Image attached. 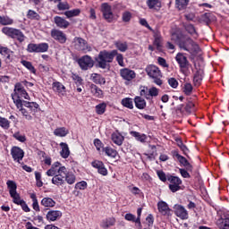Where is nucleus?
Masks as SVG:
<instances>
[{"label":"nucleus","instance_id":"nucleus-7","mask_svg":"<svg viewBox=\"0 0 229 229\" xmlns=\"http://www.w3.org/2000/svg\"><path fill=\"white\" fill-rule=\"evenodd\" d=\"M167 181L169 182L168 188L171 192L175 193L182 190V181L179 176L171 175L167 174Z\"/></svg>","mask_w":229,"mask_h":229},{"label":"nucleus","instance_id":"nucleus-19","mask_svg":"<svg viewBox=\"0 0 229 229\" xmlns=\"http://www.w3.org/2000/svg\"><path fill=\"white\" fill-rule=\"evenodd\" d=\"M120 74H121V77L127 81H131L136 79V76H137L134 70H131L129 68L121 69Z\"/></svg>","mask_w":229,"mask_h":229},{"label":"nucleus","instance_id":"nucleus-1","mask_svg":"<svg viewBox=\"0 0 229 229\" xmlns=\"http://www.w3.org/2000/svg\"><path fill=\"white\" fill-rule=\"evenodd\" d=\"M171 39L177 44L180 49L187 51L191 55H198L200 51L199 45L192 40V38L184 34L173 33Z\"/></svg>","mask_w":229,"mask_h":229},{"label":"nucleus","instance_id":"nucleus-5","mask_svg":"<svg viewBox=\"0 0 229 229\" xmlns=\"http://www.w3.org/2000/svg\"><path fill=\"white\" fill-rule=\"evenodd\" d=\"M7 189H9V194L13 198V202L15 205H21L24 199H21V195L17 192V183L13 181H7L6 182Z\"/></svg>","mask_w":229,"mask_h":229},{"label":"nucleus","instance_id":"nucleus-29","mask_svg":"<svg viewBox=\"0 0 229 229\" xmlns=\"http://www.w3.org/2000/svg\"><path fill=\"white\" fill-rule=\"evenodd\" d=\"M52 89L54 92H57V94H62L63 96L64 94H65V86H64V84H62L61 82H53Z\"/></svg>","mask_w":229,"mask_h":229},{"label":"nucleus","instance_id":"nucleus-4","mask_svg":"<svg viewBox=\"0 0 229 229\" xmlns=\"http://www.w3.org/2000/svg\"><path fill=\"white\" fill-rule=\"evenodd\" d=\"M175 61L178 64L179 70L181 72H182V74H186V72L190 70V67H191V64H190L189 59L182 52H178L175 56Z\"/></svg>","mask_w":229,"mask_h":229},{"label":"nucleus","instance_id":"nucleus-41","mask_svg":"<svg viewBox=\"0 0 229 229\" xmlns=\"http://www.w3.org/2000/svg\"><path fill=\"white\" fill-rule=\"evenodd\" d=\"M23 106H26V108H30L32 112H36L39 106L37 104V102H28L26 100H23Z\"/></svg>","mask_w":229,"mask_h":229},{"label":"nucleus","instance_id":"nucleus-15","mask_svg":"<svg viewBox=\"0 0 229 229\" xmlns=\"http://www.w3.org/2000/svg\"><path fill=\"white\" fill-rule=\"evenodd\" d=\"M11 155L14 162L21 164V161L24 158V150L20 147L14 146L11 148Z\"/></svg>","mask_w":229,"mask_h":229},{"label":"nucleus","instance_id":"nucleus-52","mask_svg":"<svg viewBox=\"0 0 229 229\" xmlns=\"http://www.w3.org/2000/svg\"><path fill=\"white\" fill-rule=\"evenodd\" d=\"M104 153H106V155H107V157H112L113 158L115 157V150H114L112 148L110 147H106L103 148L102 150Z\"/></svg>","mask_w":229,"mask_h":229},{"label":"nucleus","instance_id":"nucleus-50","mask_svg":"<svg viewBox=\"0 0 229 229\" xmlns=\"http://www.w3.org/2000/svg\"><path fill=\"white\" fill-rule=\"evenodd\" d=\"M140 97H144L147 100H149V89L147 86L140 87Z\"/></svg>","mask_w":229,"mask_h":229},{"label":"nucleus","instance_id":"nucleus-57","mask_svg":"<svg viewBox=\"0 0 229 229\" xmlns=\"http://www.w3.org/2000/svg\"><path fill=\"white\" fill-rule=\"evenodd\" d=\"M87 187H88V184H87V182L85 181L79 182L75 184V189L79 191H85Z\"/></svg>","mask_w":229,"mask_h":229},{"label":"nucleus","instance_id":"nucleus-3","mask_svg":"<svg viewBox=\"0 0 229 229\" xmlns=\"http://www.w3.org/2000/svg\"><path fill=\"white\" fill-rule=\"evenodd\" d=\"M145 72L149 78L154 80V83H156L159 87L162 86L163 81L161 80V78L163 75L161 70L157 66H155V64H148V66L145 68Z\"/></svg>","mask_w":229,"mask_h":229},{"label":"nucleus","instance_id":"nucleus-39","mask_svg":"<svg viewBox=\"0 0 229 229\" xmlns=\"http://www.w3.org/2000/svg\"><path fill=\"white\" fill-rule=\"evenodd\" d=\"M30 199H32V208L35 212H40V206L38 205V199H37V194H30Z\"/></svg>","mask_w":229,"mask_h":229},{"label":"nucleus","instance_id":"nucleus-34","mask_svg":"<svg viewBox=\"0 0 229 229\" xmlns=\"http://www.w3.org/2000/svg\"><path fill=\"white\" fill-rule=\"evenodd\" d=\"M190 0H175V7L179 11L187 9Z\"/></svg>","mask_w":229,"mask_h":229},{"label":"nucleus","instance_id":"nucleus-62","mask_svg":"<svg viewBox=\"0 0 229 229\" xmlns=\"http://www.w3.org/2000/svg\"><path fill=\"white\" fill-rule=\"evenodd\" d=\"M94 146L96 147V148L98 150V151H103V142L101 141V140L99 139H95L94 140Z\"/></svg>","mask_w":229,"mask_h":229},{"label":"nucleus","instance_id":"nucleus-53","mask_svg":"<svg viewBox=\"0 0 229 229\" xmlns=\"http://www.w3.org/2000/svg\"><path fill=\"white\" fill-rule=\"evenodd\" d=\"M0 126L4 128V130H8V128H10V121L0 116Z\"/></svg>","mask_w":229,"mask_h":229},{"label":"nucleus","instance_id":"nucleus-54","mask_svg":"<svg viewBox=\"0 0 229 229\" xmlns=\"http://www.w3.org/2000/svg\"><path fill=\"white\" fill-rule=\"evenodd\" d=\"M157 174L159 177L160 181L164 182L168 181V175H165V173L164 172V170H157Z\"/></svg>","mask_w":229,"mask_h":229},{"label":"nucleus","instance_id":"nucleus-43","mask_svg":"<svg viewBox=\"0 0 229 229\" xmlns=\"http://www.w3.org/2000/svg\"><path fill=\"white\" fill-rule=\"evenodd\" d=\"M27 18L30 19L31 21H40V14L33 10H29Z\"/></svg>","mask_w":229,"mask_h":229},{"label":"nucleus","instance_id":"nucleus-48","mask_svg":"<svg viewBox=\"0 0 229 229\" xmlns=\"http://www.w3.org/2000/svg\"><path fill=\"white\" fill-rule=\"evenodd\" d=\"M80 9H73V10H70V11H66L64 13V15L68 18L71 19V17H77V15H80Z\"/></svg>","mask_w":229,"mask_h":229},{"label":"nucleus","instance_id":"nucleus-22","mask_svg":"<svg viewBox=\"0 0 229 229\" xmlns=\"http://www.w3.org/2000/svg\"><path fill=\"white\" fill-rule=\"evenodd\" d=\"M92 167H95V169H98V172L99 174H102V176H106L108 174V171L105 167V164L99 160H95L91 163Z\"/></svg>","mask_w":229,"mask_h":229},{"label":"nucleus","instance_id":"nucleus-63","mask_svg":"<svg viewBox=\"0 0 229 229\" xmlns=\"http://www.w3.org/2000/svg\"><path fill=\"white\" fill-rule=\"evenodd\" d=\"M132 15L131 12H124L123 14V22H130Z\"/></svg>","mask_w":229,"mask_h":229},{"label":"nucleus","instance_id":"nucleus-60","mask_svg":"<svg viewBox=\"0 0 229 229\" xmlns=\"http://www.w3.org/2000/svg\"><path fill=\"white\" fill-rule=\"evenodd\" d=\"M168 84L171 88L177 89L179 86V81L177 80H175V78H169Z\"/></svg>","mask_w":229,"mask_h":229},{"label":"nucleus","instance_id":"nucleus-46","mask_svg":"<svg viewBox=\"0 0 229 229\" xmlns=\"http://www.w3.org/2000/svg\"><path fill=\"white\" fill-rule=\"evenodd\" d=\"M115 46L118 50H120L122 53H125V51L128 49V43L126 41H117L115 43Z\"/></svg>","mask_w":229,"mask_h":229},{"label":"nucleus","instance_id":"nucleus-8","mask_svg":"<svg viewBox=\"0 0 229 229\" xmlns=\"http://www.w3.org/2000/svg\"><path fill=\"white\" fill-rule=\"evenodd\" d=\"M49 49V44L47 43H30L27 47L28 53H46Z\"/></svg>","mask_w":229,"mask_h":229},{"label":"nucleus","instance_id":"nucleus-14","mask_svg":"<svg viewBox=\"0 0 229 229\" xmlns=\"http://www.w3.org/2000/svg\"><path fill=\"white\" fill-rule=\"evenodd\" d=\"M101 12L107 22H112V21H114V13H112V7L108 4H102Z\"/></svg>","mask_w":229,"mask_h":229},{"label":"nucleus","instance_id":"nucleus-42","mask_svg":"<svg viewBox=\"0 0 229 229\" xmlns=\"http://www.w3.org/2000/svg\"><path fill=\"white\" fill-rule=\"evenodd\" d=\"M98 115H103L106 112V103L103 102L96 106L95 107Z\"/></svg>","mask_w":229,"mask_h":229},{"label":"nucleus","instance_id":"nucleus-18","mask_svg":"<svg viewBox=\"0 0 229 229\" xmlns=\"http://www.w3.org/2000/svg\"><path fill=\"white\" fill-rule=\"evenodd\" d=\"M157 208L161 215L165 216H172V208H169L168 204L165 200H159L157 203Z\"/></svg>","mask_w":229,"mask_h":229},{"label":"nucleus","instance_id":"nucleus-24","mask_svg":"<svg viewBox=\"0 0 229 229\" xmlns=\"http://www.w3.org/2000/svg\"><path fill=\"white\" fill-rule=\"evenodd\" d=\"M204 78V70L203 69H198L197 72L194 73L193 76V83L196 87H199L201 85L202 81Z\"/></svg>","mask_w":229,"mask_h":229},{"label":"nucleus","instance_id":"nucleus-40","mask_svg":"<svg viewBox=\"0 0 229 229\" xmlns=\"http://www.w3.org/2000/svg\"><path fill=\"white\" fill-rule=\"evenodd\" d=\"M21 65H23V67H26V69H28V71H30V72H32V74H37V70L35 69V66H33L31 62L22 60V61H21Z\"/></svg>","mask_w":229,"mask_h":229},{"label":"nucleus","instance_id":"nucleus-32","mask_svg":"<svg viewBox=\"0 0 229 229\" xmlns=\"http://www.w3.org/2000/svg\"><path fill=\"white\" fill-rule=\"evenodd\" d=\"M91 80L94 83H97V85H105V83H106L105 78L98 73H93L91 75Z\"/></svg>","mask_w":229,"mask_h":229},{"label":"nucleus","instance_id":"nucleus-37","mask_svg":"<svg viewBox=\"0 0 229 229\" xmlns=\"http://www.w3.org/2000/svg\"><path fill=\"white\" fill-rule=\"evenodd\" d=\"M121 105L124 107H126L127 109H133V99L131 98H124L121 100Z\"/></svg>","mask_w":229,"mask_h":229},{"label":"nucleus","instance_id":"nucleus-9","mask_svg":"<svg viewBox=\"0 0 229 229\" xmlns=\"http://www.w3.org/2000/svg\"><path fill=\"white\" fill-rule=\"evenodd\" d=\"M73 44L75 49H78V51H83V53H89L92 51V47H90L89 43H87L86 40L81 38H74Z\"/></svg>","mask_w":229,"mask_h":229},{"label":"nucleus","instance_id":"nucleus-2","mask_svg":"<svg viewBox=\"0 0 229 229\" xmlns=\"http://www.w3.org/2000/svg\"><path fill=\"white\" fill-rule=\"evenodd\" d=\"M115 58V50L108 52L106 50L100 51L98 57L95 58L97 66L100 69H109L110 64L114 62Z\"/></svg>","mask_w":229,"mask_h":229},{"label":"nucleus","instance_id":"nucleus-27","mask_svg":"<svg viewBox=\"0 0 229 229\" xmlns=\"http://www.w3.org/2000/svg\"><path fill=\"white\" fill-rule=\"evenodd\" d=\"M40 204L42 207H45V208H53V207L56 206V201L50 197H44Z\"/></svg>","mask_w":229,"mask_h":229},{"label":"nucleus","instance_id":"nucleus-21","mask_svg":"<svg viewBox=\"0 0 229 229\" xmlns=\"http://www.w3.org/2000/svg\"><path fill=\"white\" fill-rule=\"evenodd\" d=\"M153 32V37H154V41H153V46L156 47L157 50H162V42H163V38L161 32L159 30H151Z\"/></svg>","mask_w":229,"mask_h":229},{"label":"nucleus","instance_id":"nucleus-44","mask_svg":"<svg viewBox=\"0 0 229 229\" xmlns=\"http://www.w3.org/2000/svg\"><path fill=\"white\" fill-rule=\"evenodd\" d=\"M193 86L190 82H186L182 87V92L185 96H191Z\"/></svg>","mask_w":229,"mask_h":229},{"label":"nucleus","instance_id":"nucleus-51","mask_svg":"<svg viewBox=\"0 0 229 229\" xmlns=\"http://www.w3.org/2000/svg\"><path fill=\"white\" fill-rule=\"evenodd\" d=\"M158 89L157 87H152L148 89V100H151V98L158 97Z\"/></svg>","mask_w":229,"mask_h":229},{"label":"nucleus","instance_id":"nucleus-38","mask_svg":"<svg viewBox=\"0 0 229 229\" xmlns=\"http://www.w3.org/2000/svg\"><path fill=\"white\" fill-rule=\"evenodd\" d=\"M114 225H115V218H106L101 222L100 226L102 228H110V226H114Z\"/></svg>","mask_w":229,"mask_h":229},{"label":"nucleus","instance_id":"nucleus-6","mask_svg":"<svg viewBox=\"0 0 229 229\" xmlns=\"http://www.w3.org/2000/svg\"><path fill=\"white\" fill-rule=\"evenodd\" d=\"M2 33L6 35L7 37H10L11 38H17L19 42H22L25 38L24 33H22V31H21V30L19 29L4 27L2 29Z\"/></svg>","mask_w":229,"mask_h":229},{"label":"nucleus","instance_id":"nucleus-17","mask_svg":"<svg viewBox=\"0 0 229 229\" xmlns=\"http://www.w3.org/2000/svg\"><path fill=\"white\" fill-rule=\"evenodd\" d=\"M62 211L49 209L46 215V219L49 223H55V221H59V219H62Z\"/></svg>","mask_w":229,"mask_h":229},{"label":"nucleus","instance_id":"nucleus-28","mask_svg":"<svg viewBox=\"0 0 229 229\" xmlns=\"http://www.w3.org/2000/svg\"><path fill=\"white\" fill-rule=\"evenodd\" d=\"M134 106L139 110H144L147 107V102L146 100L140 97H135L134 98Z\"/></svg>","mask_w":229,"mask_h":229},{"label":"nucleus","instance_id":"nucleus-35","mask_svg":"<svg viewBox=\"0 0 229 229\" xmlns=\"http://www.w3.org/2000/svg\"><path fill=\"white\" fill-rule=\"evenodd\" d=\"M90 92L95 98H103V90H101L96 84L90 85Z\"/></svg>","mask_w":229,"mask_h":229},{"label":"nucleus","instance_id":"nucleus-12","mask_svg":"<svg viewBox=\"0 0 229 229\" xmlns=\"http://www.w3.org/2000/svg\"><path fill=\"white\" fill-rule=\"evenodd\" d=\"M173 157L177 158V161L187 169L189 172L193 171V166L191 163H189V160L185 158V157L180 155L178 151H173Z\"/></svg>","mask_w":229,"mask_h":229},{"label":"nucleus","instance_id":"nucleus-16","mask_svg":"<svg viewBox=\"0 0 229 229\" xmlns=\"http://www.w3.org/2000/svg\"><path fill=\"white\" fill-rule=\"evenodd\" d=\"M174 214L182 220H187L189 219V212L187 211L186 208H184L183 206H182L181 204H175V206H174Z\"/></svg>","mask_w":229,"mask_h":229},{"label":"nucleus","instance_id":"nucleus-59","mask_svg":"<svg viewBox=\"0 0 229 229\" xmlns=\"http://www.w3.org/2000/svg\"><path fill=\"white\" fill-rule=\"evenodd\" d=\"M146 221H147V224H148V228H152L153 225H154V223H155V217L153 215H148L147 217H146Z\"/></svg>","mask_w":229,"mask_h":229},{"label":"nucleus","instance_id":"nucleus-31","mask_svg":"<svg viewBox=\"0 0 229 229\" xmlns=\"http://www.w3.org/2000/svg\"><path fill=\"white\" fill-rule=\"evenodd\" d=\"M60 146L62 148V150L60 152L62 158H69V155H71V151L69 150V145H67V143L61 142Z\"/></svg>","mask_w":229,"mask_h":229},{"label":"nucleus","instance_id":"nucleus-64","mask_svg":"<svg viewBox=\"0 0 229 229\" xmlns=\"http://www.w3.org/2000/svg\"><path fill=\"white\" fill-rule=\"evenodd\" d=\"M115 55H116V61H117L118 64H119L120 66H122V67H124L123 55L118 54L117 51H116Z\"/></svg>","mask_w":229,"mask_h":229},{"label":"nucleus","instance_id":"nucleus-33","mask_svg":"<svg viewBox=\"0 0 229 229\" xmlns=\"http://www.w3.org/2000/svg\"><path fill=\"white\" fill-rule=\"evenodd\" d=\"M131 136L134 137L136 140L140 142H146L148 140V136L144 133L140 134V132H137V131H131Z\"/></svg>","mask_w":229,"mask_h":229},{"label":"nucleus","instance_id":"nucleus-11","mask_svg":"<svg viewBox=\"0 0 229 229\" xmlns=\"http://www.w3.org/2000/svg\"><path fill=\"white\" fill-rule=\"evenodd\" d=\"M59 173H63L65 182L68 183V185L76 183V175H74L72 172H68L65 166H60Z\"/></svg>","mask_w":229,"mask_h":229},{"label":"nucleus","instance_id":"nucleus-25","mask_svg":"<svg viewBox=\"0 0 229 229\" xmlns=\"http://www.w3.org/2000/svg\"><path fill=\"white\" fill-rule=\"evenodd\" d=\"M146 4L148 6V9L157 12L160 11L162 8V2L160 0H147Z\"/></svg>","mask_w":229,"mask_h":229},{"label":"nucleus","instance_id":"nucleus-47","mask_svg":"<svg viewBox=\"0 0 229 229\" xmlns=\"http://www.w3.org/2000/svg\"><path fill=\"white\" fill-rule=\"evenodd\" d=\"M220 228L221 229H229V214L225 215L221 219Z\"/></svg>","mask_w":229,"mask_h":229},{"label":"nucleus","instance_id":"nucleus-20","mask_svg":"<svg viewBox=\"0 0 229 229\" xmlns=\"http://www.w3.org/2000/svg\"><path fill=\"white\" fill-rule=\"evenodd\" d=\"M182 27L184 30L189 33L190 36L193 37V39H198V38L199 37V33L196 30L195 25H193L192 23H183Z\"/></svg>","mask_w":229,"mask_h":229},{"label":"nucleus","instance_id":"nucleus-26","mask_svg":"<svg viewBox=\"0 0 229 229\" xmlns=\"http://www.w3.org/2000/svg\"><path fill=\"white\" fill-rule=\"evenodd\" d=\"M57 173L58 174H55L52 178V183L57 187H60V185H64V183H65V180H64V173L59 172V170H57Z\"/></svg>","mask_w":229,"mask_h":229},{"label":"nucleus","instance_id":"nucleus-58","mask_svg":"<svg viewBox=\"0 0 229 229\" xmlns=\"http://www.w3.org/2000/svg\"><path fill=\"white\" fill-rule=\"evenodd\" d=\"M13 100L14 105H16V107L19 108V110H21V108H23L22 106H24V100H21L19 97L17 99H15V98H13Z\"/></svg>","mask_w":229,"mask_h":229},{"label":"nucleus","instance_id":"nucleus-49","mask_svg":"<svg viewBox=\"0 0 229 229\" xmlns=\"http://www.w3.org/2000/svg\"><path fill=\"white\" fill-rule=\"evenodd\" d=\"M13 139L18 140V142L24 143L26 141V135L21 134V131H16L13 134Z\"/></svg>","mask_w":229,"mask_h":229},{"label":"nucleus","instance_id":"nucleus-36","mask_svg":"<svg viewBox=\"0 0 229 229\" xmlns=\"http://www.w3.org/2000/svg\"><path fill=\"white\" fill-rule=\"evenodd\" d=\"M69 134V130L65 127H59L54 131L55 137H65Z\"/></svg>","mask_w":229,"mask_h":229},{"label":"nucleus","instance_id":"nucleus-45","mask_svg":"<svg viewBox=\"0 0 229 229\" xmlns=\"http://www.w3.org/2000/svg\"><path fill=\"white\" fill-rule=\"evenodd\" d=\"M0 24L2 26H12L13 24V19L10 18V16H2Z\"/></svg>","mask_w":229,"mask_h":229},{"label":"nucleus","instance_id":"nucleus-61","mask_svg":"<svg viewBox=\"0 0 229 229\" xmlns=\"http://www.w3.org/2000/svg\"><path fill=\"white\" fill-rule=\"evenodd\" d=\"M123 140H124V137L122 136V134L116 132V135H115V144L117 146H122L123 144Z\"/></svg>","mask_w":229,"mask_h":229},{"label":"nucleus","instance_id":"nucleus-30","mask_svg":"<svg viewBox=\"0 0 229 229\" xmlns=\"http://www.w3.org/2000/svg\"><path fill=\"white\" fill-rule=\"evenodd\" d=\"M0 55L6 58V60H12V55H13V51L6 47H0Z\"/></svg>","mask_w":229,"mask_h":229},{"label":"nucleus","instance_id":"nucleus-56","mask_svg":"<svg viewBox=\"0 0 229 229\" xmlns=\"http://www.w3.org/2000/svg\"><path fill=\"white\" fill-rule=\"evenodd\" d=\"M57 3H58L57 8L60 11L69 10V8H71V6H69V4L67 2L59 1Z\"/></svg>","mask_w":229,"mask_h":229},{"label":"nucleus","instance_id":"nucleus-10","mask_svg":"<svg viewBox=\"0 0 229 229\" xmlns=\"http://www.w3.org/2000/svg\"><path fill=\"white\" fill-rule=\"evenodd\" d=\"M78 64L82 71H89V69H92V67H94V60H92L90 55H84L81 57Z\"/></svg>","mask_w":229,"mask_h":229},{"label":"nucleus","instance_id":"nucleus-23","mask_svg":"<svg viewBox=\"0 0 229 229\" xmlns=\"http://www.w3.org/2000/svg\"><path fill=\"white\" fill-rule=\"evenodd\" d=\"M54 22L57 26V28H60L61 30H67L69 28V21L60 16H55L54 18Z\"/></svg>","mask_w":229,"mask_h":229},{"label":"nucleus","instance_id":"nucleus-13","mask_svg":"<svg viewBox=\"0 0 229 229\" xmlns=\"http://www.w3.org/2000/svg\"><path fill=\"white\" fill-rule=\"evenodd\" d=\"M51 37L54 40L59 42V44H65V42H67V35L62 30L53 29L51 30Z\"/></svg>","mask_w":229,"mask_h":229},{"label":"nucleus","instance_id":"nucleus-55","mask_svg":"<svg viewBox=\"0 0 229 229\" xmlns=\"http://www.w3.org/2000/svg\"><path fill=\"white\" fill-rule=\"evenodd\" d=\"M179 173L183 179H191V177L187 168H179Z\"/></svg>","mask_w":229,"mask_h":229}]
</instances>
